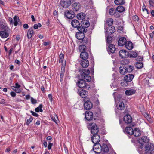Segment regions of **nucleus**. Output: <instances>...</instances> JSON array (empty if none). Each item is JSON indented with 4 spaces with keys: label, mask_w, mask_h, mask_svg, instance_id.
I'll return each mask as SVG.
<instances>
[{
    "label": "nucleus",
    "mask_w": 154,
    "mask_h": 154,
    "mask_svg": "<svg viewBox=\"0 0 154 154\" xmlns=\"http://www.w3.org/2000/svg\"><path fill=\"white\" fill-rule=\"evenodd\" d=\"M9 36V33L6 30L0 31V36L2 38H5Z\"/></svg>",
    "instance_id": "nucleus-29"
},
{
    "label": "nucleus",
    "mask_w": 154,
    "mask_h": 154,
    "mask_svg": "<svg viewBox=\"0 0 154 154\" xmlns=\"http://www.w3.org/2000/svg\"><path fill=\"white\" fill-rule=\"evenodd\" d=\"M129 62V61L128 60H125L122 61V64H126L128 63Z\"/></svg>",
    "instance_id": "nucleus-63"
},
{
    "label": "nucleus",
    "mask_w": 154,
    "mask_h": 154,
    "mask_svg": "<svg viewBox=\"0 0 154 154\" xmlns=\"http://www.w3.org/2000/svg\"><path fill=\"white\" fill-rule=\"evenodd\" d=\"M101 151L107 153L109 151V148L106 144L103 143L101 145Z\"/></svg>",
    "instance_id": "nucleus-23"
},
{
    "label": "nucleus",
    "mask_w": 154,
    "mask_h": 154,
    "mask_svg": "<svg viewBox=\"0 0 154 154\" xmlns=\"http://www.w3.org/2000/svg\"><path fill=\"white\" fill-rule=\"evenodd\" d=\"M10 95L12 97H14L16 96V94L15 92L12 91L10 93Z\"/></svg>",
    "instance_id": "nucleus-61"
},
{
    "label": "nucleus",
    "mask_w": 154,
    "mask_h": 154,
    "mask_svg": "<svg viewBox=\"0 0 154 154\" xmlns=\"http://www.w3.org/2000/svg\"><path fill=\"white\" fill-rule=\"evenodd\" d=\"M118 12H118L117 11H116V13L113 15L114 17L116 18H119L120 16V14H119Z\"/></svg>",
    "instance_id": "nucleus-54"
},
{
    "label": "nucleus",
    "mask_w": 154,
    "mask_h": 154,
    "mask_svg": "<svg viewBox=\"0 0 154 154\" xmlns=\"http://www.w3.org/2000/svg\"><path fill=\"white\" fill-rule=\"evenodd\" d=\"M80 43L81 44H84L88 46L90 45V42L89 40L86 38H84L81 40Z\"/></svg>",
    "instance_id": "nucleus-32"
},
{
    "label": "nucleus",
    "mask_w": 154,
    "mask_h": 154,
    "mask_svg": "<svg viewBox=\"0 0 154 154\" xmlns=\"http://www.w3.org/2000/svg\"><path fill=\"white\" fill-rule=\"evenodd\" d=\"M113 20L111 18H109L107 20L106 22V24L109 26H112L113 23Z\"/></svg>",
    "instance_id": "nucleus-47"
},
{
    "label": "nucleus",
    "mask_w": 154,
    "mask_h": 154,
    "mask_svg": "<svg viewBox=\"0 0 154 154\" xmlns=\"http://www.w3.org/2000/svg\"><path fill=\"white\" fill-rule=\"evenodd\" d=\"M91 132L92 134H98L99 131V128L98 126L94 123H92L90 124Z\"/></svg>",
    "instance_id": "nucleus-3"
},
{
    "label": "nucleus",
    "mask_w": 154,
    "mask_h": 154,
    "mask_svg": "<svg viewBox=\"0 0 154 154\" xmlns=\"http://www.w3.org/2000/svg\"><path fill=\"white\" fill-rule=\"evenodd\" d=\"M13 19L14 20V24L15 26H16L19 24L20 26L21 25V23L20 22V20L17 16H14L13 18Z\"/></svg>",
    "instance_id": "nucleus-21"
},
{
    "label": "nucleus",
    "mask_w": 154,
    "mask_h": 154,
    "mask_svg": "<svg viewBox=\"0 0 154 154\" xmlns=\"http://www.w3.org/2000/svg\"><path fill=\"white\" fill-rule=\"evenodd\" d=\"M116 9H115L114 8H111L109 10V13L110 15H113L116 12Z\"/></svg>",
    "instance_id": "nucleus-43"
},
{
    "label": "nucleus",
    "mask_w": 154,
    "mask_h": 154,
    "mask_svg": "<svg viewBox=\"0 0 154 154\" xmlns=\"http://www.w3.org/2000/svg\"><path fill=\"white\" fill-rule=\"evenodd\" d=\"M81 65L83 68H86L89 65V62L86 59H82L81 62Z\"/></svg>",
    "instance_id": "nucleus-27"
},
{
    "label": "nucleus",
    "mask_w": 154,
    "mask_h": 154,
    "mask_svg": "<svg viewBox=\"0 0 154 154\" xmlns=\"http://www.w3.org/2000/svg\"><path fill=\"white\" fill-rule=\"evenodd\" d=\"M101 145L99 143L94 144L92 149L96 153L100 154L101 150Z\"/></svg>",
    "instance_id": "nucleus-9"
},
{
    "label": "nucleus",
    "mask_w": 154,
    "mask_h": 154,
    "mask_svg": "<svg viewBox=\"0 0 154 154\" xmlns=\"http://www.w3.org/2000/svg\"><path fill=\"white\" fill-rule=\"evenodd\" d=\"M88 46H89L82 44L81 45H80L79 48L82 49H83V51H85V50L86 47H88Z\"/></svg>",
    "instance_id": "nucleus-51"
},
{
    "label": "nucleus",
    "mask_w": 154,
    "mask_h": 154,
    "mask_svg": "<svg viewBox=\"0 0 154 154\" xmlns=\"http://www.w3.org/2000/svg\"><path fill=\"white\" fill-rule=\"evenodd\" d=\"M65 72V70L64 69H62V68L61 69V73L60 75V81L61 82H62L63 80V78L64 75V73Z\"/></svg>",
    "instance_id": "nucleus-45"
},
{
    "label": "nucleus",
    "mask_w": 154,
    "mask_h": 154,
    "mask_svg": "<svg viewBox=\"0 0 154 154\" xmlns=\"http://www.w3.org/2000/svg\"><path fill=\"white\" fill-rule=\"evenodd\" d=\"M126 48L129 50H131L133 47L132 43L130 41L126 42L125 44Z\"/></svg>",
    "instance_id": "nucleus-26"
},
{
    "label": "nucleus",
    "mask_w": 154,
    "mask_h": 154,
    "mask_svg": "<svg viewBox=\"0 0 154 154\" xmlns=\"http://www.w3.org/2000/svg\"><path fill=\"white\" fill-rule=\"evenodd\" d=\"M78 94L82 98H85L88 95V92L86 90L79 89L78 91Z\"/></svg>",
    "instance_id": "nucleus-12"
},
{
    "label": "nucleus",
    "mask_w": 154,
    "mask_h": 154,
    "mask_svg": "<svg viewBox=\"0 0 154 154\" xmlns=\"http://www.w3.org/2000/svg\"><path fill=\"white\" fill-rule=\"evenodd\" d=\"M126 66H121L119 69V72L122 75H125L127 72Z\"/></svg>",
    "instance_id": "nucleus-24"
},
{
    "label": "nucleus",
    "mask_w": 154,
    "mask_h": 154,
    "mask_svg": "<svg viewBox=\"0 0 154 154\" xmlns=\"http://www.w3.org/2000/svg\"><path fill=\"white\" fill-rule=\"evenodd\" d=\"M143 59V57L141 56H138L137 57V61H142Z\"/></svg>",
    "instance_id": "nucleus-59"
},
{
    "label": "nucleus",
    "mask_w": 154,
    "mask_h": 154,
    "mask_svg": "<svg viewBox=\"0 0 154 154\" xmlns=\"http://www.w3.org/2000/svg\"><path fill=\"white\" fill-rule=\"evenodd\" d=\"M64 57V55L63 54H60L59 56V63H62L63 61V60Z\"/></svg>",
    "instance_id": "nucleus-49"
},
{
    "label": "nucleus",
    "mask_w": 154,
    "mask_h": 154,
    "mask_svg": "<svg viewBox=\"0 0 154 154\" xmlns=\"http://www.w3.org/2000/svg\"><path fill=\"white\" fill-rule=\"evenodd\" d=\"M136 92V91L133 89L128 90L125 92V94L127 95H130L133 94Z\"/></svg>",
    "instance_id": "nucleus-37"
},
{
    "label": "nucleus",
    "mask_w": 154,
    "mask_h": 154,
    "mask_svg": "<svg viewBox=\"0 0 154 154\" xmlns=\"http://www.w3.org/2000/svg\"><path fill=\"white\" fill-rule=\"evenodd\" d=\"M107 50L109 54L114 53L116 51L115 45L113 44H110L108 46Z\"/></svg>",
    "instance_id": "nucleus-18"
},
{
    "label": "nucleus",
    "mask_w": 154,
    "mask_h": 154,
    "mask_svg": "<svg viewBox=\"0 0 154 154\" xmlns=\"http://www.w3.org/2000/svg\"><path fill=\"white\" fill-rule=\"evenodd\" d=\"M86 16L85 14L84 13H80L78 14L77 15V17L79 20H85Z\"/></svg>",
    "instance_id": "nucleus-31"
},
{
    "label": "nucleus",
    "mask_w": 154,
    "mask_h": 154,
    "mask_svg": "<svg viewBox=\"0 0 154 154\" xmlns=\"http://www.w3.org/2000/svg\"><path fill=\"white\" fill-rule=\"evenodd\" d=\"M71 4V0H63L61 3V6L65 8H68Z\"/></svg>",
    "instance_id": "nucleus-16"
},
{
    "label": "nucleus",
    "mask_w": 154,
    "mask_h": 154,
    "mask_svg": "<svg viewBox=\"0 0 154 154\" xmlns=\"http://www.w3.org/2000/svg\"><path fill=\"white\" fill-rule=\"evenodd\" d=\"M125 123L129 124L132 122V119L131 116L129 115H126L125 116L123 119Z\"/></svg>",
    "instance_id": "nucleus-19"
},
{
    "label": "nucleus",
    "mask_w": 154,
    "mask_h": 154,
    "mask_svg": "<svg viewBox=\"0 0 154 154\" xmlns=\"http://www.w3.org/2000/svg\"><path fill=\"white\" fill-rule=\"evenodd\" d=\"M134 77L133 75L132 74H129L126 75L124 78V79L129 82L132 81Z\"/></svg>",
    "instance_id": "nucleus-25"
},
{
    "label": "nucleus",
    "mask_w": 154,
    "mask_h": 154,
    "mask_svg": "<svg viewBox=\"0 0 154 154\" xmlns=\"http://www.w3.org/2000/svg\"><path fill=\"white\" fill-rule=\"evenodd\" d=\"M128 54L129 53L125 50H120L119 53V56L122 58H127L128 57Z\"/></svg>",
    "instance_id": "nucleus-15"
},
{
    "label": "nucleus",
    "mask_w": 154,
    "mask_h": 154,
    "mask_svg": "<svg viewBox=\"0 0 154 154\" xmlns=\"http://www.w3.org/2000/svg\"><path fill=\"white\" fill-rule=\"evenodd\" d=\"M79 71L81 73V74L83 73L87 75H88L90 72L89 70L88 69H79Z\"/></svg>",
    "instance_id": "nucleus-38"
},
{
    "label": "nucleus",
    "mask_w": 154,
    "mask_h": 154,
    "mask_svg": "<svg viewBox=\"0 0 154 154\" xmlns=\"http://www.w3.org/2000/svg\"><path fill=\"white\" fill-rule=\"evenodd\" d=\"M64 16L68 19H72L75 16L74 12L72 10L66 11L64 13Z\"/></svg>",
    "instance_id": "nucleus-7"
},
{
    "label": "nucleus",
    "mask_w": 154,
    "mask_h": 154,
    "mask_svg": "<svg viewBox=\"0 0 154 154\" xmlns=\"http://www.w3.org/2000/svg\"><path fill=\"white\" fill-rule=\"evenodd\" d=\"M133 134L136 137L139 136L141 134L140 131L138 128H135L133 130Z\"/></svg>",
    "instance_id": "nucleus-36"
},
{
    "label": "nucleus",
    "mask_w": 154,
    "mask_h": 154,
    "mask_svg": "<svg viewBox=\"0 0 154 154\" xmlns=\"http://www.w3.org/2000/svg\"><path fill=\"white\" fill-rule=\"evenodd\" d=\"M34 32L32 27L30 28L28 30L27 33V37L28 39H30L32 37Z\"/></svg>",
    "instance_id": "nucleus-28"
},
{
    "label": "nucleus",
    "mask_w": 154,
    "mask_h": 154,
    "mask_svg": "<svg viewBox=\"0 0 154 154\" xmlns=\"http://www.w3.org/2000/svg\"><path fill=\"white\" fill-rule=\"evenodd\" d=\"M51 42L50 41L45 42L43 43V45L44 46H46L50 44Z\"/></svg>",
    "instance_id": "nucleus-60"
},
{
    "label": "nucleus",
    "mask_w": 154,
    "mask_h": 154,
    "mask_svg": "<svg viewBox=\"0 0 154 154\" xmlns=\"http://www.w3.org/2000/svg\"><path fill=\"white\" fill-rule=\"evenodd\" d=\"M84 103V108L86 110L91 109L93 106L92 103L89 100L85 99Z\"/></svg>",
    "instance_id": "nucleus-8"
},
{
    "label": "nucleus",
    "mask_w": 154,
    "mask_h": 154,
    "mask_svg": "<svg viewBox=\"0 0 154 154\" xmlns=\"http://www.w3.org/2000/svg\"><path fill=\"white\" fill-rule=\"evenodd\" d=\"M80 57L82 59H86L88 57V54L86 52H82L80 54Z\"/></svg>",
    "instance_id": "nucleus-33"
},
{
    "label": "nucleus",
    "mask_w": 154,
    "mask_h": 154,
    "mask_svg": "<svg viewBox=\"0 0 154 154\" xmlns=\"http://www.w3.org/2000/svg\"><path fill=\"white\" fill-rule=\"evenodd\" d=\"M71 25L74 28H76L78 30L83 29L82 27H80V23L77 20L73 19L72 20L71 23Z\"/></svg>",
    "instance_id": "nucleus-4"
},
{
    "label": "nucleus",
    "mask_w": 154,
    "mask_h": 154,
    "mask_svg": "<svg viewBox=\"0 0 154 154\" xmlns=\"http://www.w3.org/2000/svg\"><path fill=\"white\" fill-rule=\"evenodd\" d=\"M138 141L139 144H142V143L147 144L150 143V139L149 137L146 136H143L140 138Z\"/></svg>",
    "instance_id": "nucleus-6"
},
{
    "label": "nucleus",
    "mask_w": 154,
    "mask_h": 154,
    "mask_svg": "<svg viewBox=\"0 0 154 154\" xmlns=\"http://www.w3.org/2000/svg\"><path fill=\"white\" fill-rule=\"evenodd\" d=\"M127 72L131 73L134 70V66H133L129 65L126 67Z\"/></svg>",
    "instance_id": "nucleus-39"
},
{
    "label": "nucleus",
    "mask_w": 154,
    "mask_h": 154,
    "mask_svg": "<svg viewBox=\"0 0 154 154\" xmlns=\"http://www.w3.org/2000/svg\"><path fill=\"white\" fill-rule=\"evenodd\" d=\"M72 7L74 12H77L80 9L81 5L79 3L76 2L73 4Z\"/></svg>",
    "instance_id": "nucleus-14"
},
{
    "label": "nucleus",
    "mask_w": 154,
    "mask_h": 154,
    "mask_svg": "<svg viewBox=\"0 0 154 154\" xmlns=\"http://www.w3.org/2000/svg\"><path fill=\"white\" fill-rule=\"evenodd\" d=\"M33 118L32 116H30L29 119H28L27 120V122H26V124L27 125H28L33 120Z\"/></svg>",
    "instance_id": "nucleus-52"
},
{
    "label": "nucleus",
    "mask_w": 154,
    "mask_h": 154,
    "mask_svg": "<svg viewBox=\"0 0 154 154\" xmlns=\"http://www.w3.org/2000/svg\"><path fill=\"white\" fill-rule=\"evenodd\" d=\"M135 66L137 69H141L143 67V62L137 61L136 63Z\"/></svg>",
    "instance_id": "nucleus-40"
},
{
    "label": "nucleus",
    "mask_w": 154,
    "mask_h": 154,
    "mask_svg": "<svg viewBox=\"0 0 154 154\" xmlns=\"http://www.w3.org/2000/svg\"><path fill=\"white\" fill-rule=\"evenodd\" d=\"M128 82L126 81L125 80H124L122 81L121 83V85L123 87H125L128 85Z\"/></svg>",
    "instance_id": "nucleus-48"
},
{
    "label": "nucleus",
    "mask_w": 154,
    "mask_h": 154,
    "mask_svg": "<svg viewBox=\"0 0 154 154\" xmlns=\"http://www.w3.org/2000/svg\"><path fill=\"white\" fill-rule=\"evenodd\" d=\"M144 116L150 122H151L150 117H149V115L148 113L145 112L144 114Z\"/></svg>",
    "instance_id": "nucleus-50"
},
{
    "label": "nucleus",
    "mask_w": 154,
    "mask_h": 154,
    "mask_svg": "<svg viewBox=\"0 0 154 154\" xmlns=\"http://www.w3.org/2000/svg\"><path fill=\"white\" fill-rule=\"evenodd\" d=\"M114 2L117 5H121L124 4L125 1V0H115Z\"/></svg>",
    "instance_id": "nucleus-41"
},
{
    "label": "nucleus",
    "mask_w": 154,
    "mask_h": 154,
    "mask_svg": "<svg viewBox=\"0 0 154 154\" xmlns=\"http://www.w3.org/2000/svg\"><path fill=\"white\" fill-rule=\"evenodd\" d=\"M115 27L113 26H109L106 29V32L107 34L111 35L115 31Z\"/></svg>",
    "instance_id": "nucleus-17"
},
{
    "label": "nucleus",
    "mask_w": 154,
    "mask_h": 154,
    "mask_svg": "<svg viewBox=\"0 0 154 154\" xmlns=\"http://www.w3.org/2000/svg\"><path fill=\"white\" fill-rule=\"evenodd\" d=\"M118 109L119 110H123L125 108L124 103L122 101H119L117 103L116 106Z\"/></svg>",
    "instance_id": "nucleus-22"
},
{
    "label": "nucleus",
    "mask_w": 154,
    "mask_h": 154,
    "mask_svg": "<svg viewBox=\"0 0 154 154\" xmlns=\"http://www.w3.org/2000/svg\"><path fill=\"white\" fill-rule=\"evenodd\" d=\"M149 2L150 6H154V2L153 1L149 0Z\"/></svg>",
    "instance_id": "nucleus-57"
},
{
    "label": "nucleus",
    "mask_w": 154,
    "mask_h": 154,
    "mask_svg": "<svg viewBox=\"0 0 154 154\" xmlns=\"http://www.w3.org/2000/svg\"><path fill=\"white\" fill-rule=\"evenodd\" d=\"M116 10L119 12H122L125 10V8L122 6H118L116 8Z\"/></svg>",
    "instance_id": "nucleus-42"
},
{
    "label": "nucleus",
    "mask_w": 154,
    "mask_h": 154,
    "mask_svg": "<svg viewBox=\"0 0 154 154\" xmlns=\"http://www.w3.org/2000/svg\"><path fill=\"white\" fill-rule=\"evenodd\" d=\"M106 40L108 43H111L112 40V38L110 36H108L107 37Z\"/></svg>",
    "instance_id": "nucleus-53"
},
{
    "label": "nucleus",
    "mask_w": 154,
    "mask_h": 154,
    "mask_svg": "<svg viewBox=\"0 0 154 154\" xmlns=\"http://www.w3.org/2000/svg\"><path fill=\"white\" fill-rule=\"evenodd\" d=\"M51 117L52 120L54 121L56 124H57V120L58 119V117L57 115L54 114L53 116L52 115H51Z\"/></svg>",
    "instance_id": "nucleus-46"
},
{
    "label": "nucleus",
    "mask_w": 154,
    "mask_h": 154,
    "mask_svg": "<svg viewBox=\"0 0 154 154\" xmlns=\"http://www.w3.org/2000/svg\"><path fill=\"white\" fill-rule=\"evenodd\" d=\"M85 117L88 121H90L93 119V114L91 111H87L85 114Z\"/></svg>",
    "instance_id": "nucleus-13"
},
{
    "label": "nucleus",
    "mask_w": 154,
    "mask_h": 154,
    "mask_svg": "<svg viewBox=\"0 0 154 154\" xmlns=\"http://www.w3.org/2000/svg\"><path fill=\"white\" fill-rule=\"evenodd\" d=\"M31 103L33 104H35L37 103V100L34 99L33 97L31 98Z\"/></svg>",
    "instance_id": "nucleus-55"
},
{
    "label": "nucleus",
    "mask_w": 154,
    "mask_h": 154,
    "mask_svg": "<svg viewBox=\"0 0 154 154\" xmlns=\"http://www.w3.org/2000/svg\"><path fill=\"white\" fill-rule=\"evenodd\" d=\"M48 97L49 98V99L50 101L51 102H52V99H53L52 96V94H49L48 95Z\"/></svg>",
    "instance_id": "nucleus-62"
},
{
    "label": "nucleus",
    "mask_w": 154,
    "mask_h": 154,
    "mask_svg": "<svg viewBox=\"0 0 154 154\" xmlns=\"http://www.w3.org/2000/svg\"><path fill=\"white\" fill-rule=\"evenodd\" d=\"M126 39L124 37L120 38L118 41L119 46H122L124 45L126 42Z\"/></svg>",
    "instance_id": "nucleus-20"
},
{
    "label": "nucleus",
    "mask_w": 154,
    "mask_h": 154,
    "mask_svg": "<svg viewBox=\"0 0 154 154\" xmlns=\"http://www.w3.org/2000/svg\"><path fill=\"white\" fill-rule=\"evenodd\" d=\"M133 130L132 128L130 127H127L125 129L126 132L130 135H133Z\"/></svg>",
    "instance_id": "nucleus-34"
},
{
    "label": "nucleus",
    "mask_w": 154,
    "mask_h": 154,
    "mask_svg": "<svg viewBox=\"0 0 154 154\" xmlns=\"http://www.w3.org/2000/svg\"><path fill=\"white\" fill-rule=\"evenodd\" d=\"M98 114L97 113H95V115L93 114V119H94V120H95L97 119V117L98 116Z\"/></svg>",
    "instance_id": "nucleus-58"
},
{
    "label": "nucleus",
    "mask_w": 154,
    "mask_h": 154,
    "mask_svg": "<svg viewBox=\"0 0 154 154\" xmlns=\"http://www.w3.org/2000/svg\"><path fill=\"white\" fill-rule=\"evenodd\" d=\"M81 29L78 30V32H76V37L79 40H82L85 37L84 34L87 31V29Z\"/></svg>",
    "instance_id": "nucleus-2"
},
{
    "label": "nucleus",
    "mask_w": 154,
    "mask_h": 154,
    "mask_svg": "<svg viewBox=\"0 0 154 154\" xmlns=\"http://www.w3.org/2000/svg\"><path fill=\"white\" fill-rule=\"evenodd\" d=\"M30 112L32 113V114L34 116L38 117V115L36 113L32 111H30Z\"/></svg>",
    "instance_id": "nucleus-56"
},
{
    "label": "nucleus",
    "mask_w": 154,
    "mask_h": 154,
    "mask_svg": "<svg viewBox=\"0 0 154 154\" xmlns=\"http://www.w3.org/2000/svg\"><path fill=\"white\" fill-rule=\"evenodd\" d=\"M137 53L135 51H131L129 53L128 57L131 58H135L137 56Z\"/></svg>",
    "instance_id": "nucleus-35"
},
{
    "label": "nucleus",
    "mask_w": 154,
    "mask_h": 154,
    "mask_svg": "<svg viewBox=\"0 0 154 154\" xmlns=\"http://www.w3.org/2000/svg\"><path fill=\"white\" fill-rule=\"evenodd\" d=\"M91 140L94 144L98 143L100 140V137L99 135L98 134H93V135L91 137Z\"/></svg>",
    "instance_id": "nucleus-10"
},
{
    "label": "nucleus",
    "mask_w": 154,
    "mask_h": 154,
    "mask_svg": "<svg viewBox=\"0 0 154 154\" xmlns=\"http://www.w3.org/2000/svg\"><path fill=\"white\" fill-rule=\"evenodd\" d=\"M15 88H19L21 87V86L19 85L17 82L15 83Z\"/></svg>",
    "instance_id": "nucleus-64"
},
{
    "label": "nucleus",
    "mask_w": 154,
    "mask_h": 154,
    "mask_svg": "<svg viewBox=\"0 0 154 154\" xmlns=\"http://www.w3.org/2000/svg\"><path fill=\"white\" fill-rule=\"evenodd\" d=\"M153 145L150 143L146 144V145L145 147V154H152V149H153Z\"/></svg>",
    "instance_id": "nucleus-5"
},
{
    "label": "nucleus",
    "mask_w": 154,
    "mask_h": 154,
    "mask_svg": "<svg viewBox=\"0 0 154 154\" xmlns=\"http://www.w3.org/2000/svg\"><path fill=\"white\" fill-rule=\"evenodd\" d=\"M81 76L83 79H85L88 82H90L91 80V76L85 73H82V74H81Z\"/></svg>",
    "instance_id": "nucleus-30"
},
{
    "label": "nucleus",
    "mask_w": 154,
    "mask_h": 154,
    "mask_svg": "<svg viewBox=\"0 0 154 154\" xmlns=\"http://www.w3.org/2000/svg\"><path fill=\"white\" fill-rule=\"evenodd\" d=\"M42 104H40L39 105V106L35 109V111L36 112H43V110L42 109Z\"/></svg>",
    "instance_id": "nucleus-44"
},
{
    "label": "nucleus",
    "mask_w": 154,
    "mask_h": 154,
    "mask_svg": "<svg viewBox=\"0 0 154 154\" xmlns=\"http://www.w3.org/2000/svg\"><path fill=\"white\" fill-rule=\"evenodd\" d=\"M76 85L79 87L81 88L86 87L87 89L89 90L90 88V86L87 85L85 82V80L83 79H79L77 82Z\"/></svg>",
    "instance_id": "nucleus-1"
},
{
    "label": "nucleus",
    "mask_w": 154,
    "mask_h": 154,
    "mask_svg": "<svg viewBox=\"0 0 154 154\" xmlns=\"http://www.w3.org/2000/svg\"><path fill=\"white\" fill-rule=\"evenodd\" d=\"M90 25V23L88 21L84 20H82L80 23V27H82L85 29H87L86 28L88 27Z\"/></svg>",
    "instance_id": "nucleus-11"
}]
</instances>
